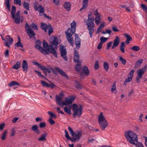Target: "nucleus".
Instances as JSON below:
<instances>
[{
  "label": "nucleus",
  "instance_id": "f257e3e1",
  "mask_svg": "<svg viewBox=\"0 0 147 147\" xmlns=\"http://www.w3.org/2000/svg\"><path fill=\"white\" fill-rule=\"evenodd\" d=\"M76 26V23L74 20H73V22L71 24V28H69L65 31L67 40L72 47L74 46V39L72 36L73 34L75 33Z\"/></svg>",
  "mask_w": 147,
  "mask_h": 147
},
{
  "label": "nucleus",
  "instance_id": "f03ea898",
  "mask_svg": "<svg viewBox=\"0 0 147 147\" xmlns=\"http://www.w3.org/2000/svg\"><path fill=\"white\" fill-rule=\"evenodd\" d=\"M43 45L45 49H44L45 51L42 52L41 51L42 50H40V51L41 53L45 55H48L51 53L53 54L56 58L57 57V53L52 45H49L47 43L45 40L43 41Z\"/></svg>",
  "mask_w": 147,
  "mask_h": 147
},
{
  "label": "nucleus",
  "instance_id": "7ed1b4c3",
  "mask_svg": "<svg viewBox=\"0 0 147 147\" xmlns=\"http://www.w3.org/2000/svg\"><path fill=\"white\" fill-rule=\"evenodd\" d=\"M125 136L126 140L132 144H135L134 141L137 142V136L136 134L131 131H125Z\"/></svg>",
  "mask_w": 147,
  "mask_h": 147
},
{
  "label": "nucleus",
  "instance_id": "20e7f679",
  "mask_svg": "<svg viewBox=\"0 0 147 147\" xmlns=\"http://www.w3.org/2000/svg\"><path fill=\"white\" fill-rule=\"evenodd\" d=\"M92 15V14L91 13L88 15L87 20L88 22L86 24L87 26V29L88 30L89 33L90 38H92V34L94 31V28L95 26L93 18H90V16H91Z\"/></svg>",
  "mask_w": 147,
  "mask_h": 147
},
{
  "label": "nucleus",
  "instance_id": "39448f33",
  "mask_svg": "<svg viewBox=\"0 0 147 147\" xmlns=\"http://www.w3.org/2000/svg\"><path fill=\"white\" fill-rule=\"evenodd\" d=\"M16 11V7L15 6H12V9L11 13L12 18L14 20L15 22L17 24H19L21 22L22 23L23 19H21L20 17V11H18L16 13L15 16V13Z\"/></svg>",
  "mask_w": 147,
  "mask_h": 147
},
{
  "label": "nucleus",
  "instance_id": "423d86ee",
  "mask_svg": "<svg viewBox=\"0 0 147 147\" xmlns=\"http://www.w3.org/2000/svg\"><path fill=\"white\" fill-rule=\"evenodd\" d=\"M71 107H72V110L73 112V117L75 118L76 115L78 117H80L82 114L83 110L82 105H80L79 107L78 108V105L76 104H74L71 105Z\"/></svg>",
  "mask_w": 147,
  "mask_h": 147
},
{
  "label": "nucleus",
  "instance_id": "0eeeda50",
  "mask_svg": "<svg viewBox=\"0 0 147 147\" xmlns=\"http://www.w3.org/2000/svg\"><path fill=\"white\" fill-rule=\"evenodd\" d=\"M98 121L102 130L103 131L104 130L105 128L108 126V123L103 116L102 112H101L100 114Z\"/></svg>",
  "mask_w": 147,
  "mask_h": 147
},
{
  "label": "nucleus",
  "instance_id": "6e6552de",
  "mask_svg": "<svg viewBox=\"0 0 147 147\" xmlns=\"http://www.w3.org/2000/svg\"><path fill=\"white\" fill-rule=\"evenodd\" d=\"M25 28L29 38L30 39L33 38L35 40L36 34L34 31L31 28L30 26L27 23L25 24Z\"/></svg>",
  "mask_w": 147,
  "mask_h": 147
},
{
  "label": "nucleus",
  "instance_id": "1a4fd4ad",
  "mask_svg": "<svg viewBox=\"0 0 147 147\" xmlns=\"http://www.w3.org/2000/svg\"><path fill=\"white\" fill-rule=\"evenodd\" d=\"M2 40L5 41L4 44L5 46L9 48H10V46L12 44L13 42V39L10 38L9 36L7 35L5 36L4 38L1 35Z\"/></svg>",
  "mask_w": 147,
  "mask_h": 147
},
{
  "label": "nucleus",
  "instance_id": "9d476101",
  "mask_svg": "<svg viewBox=\"0 0 147 147\" xmlns=\"http://www.w3.org/2000/svg\"><path fill=\"white\" fill-rule=\"evenodd\" d=\"M146 69V65L141 69H139L137 71V76L136 78V82L137 83L140 82V79L142 78V75L145 72Z\"/></svg>",
  "mask_w": 147,
  "mask_h": 147
},
{
  "label": "nucleus",
  "instance_id": "9b49d317",
  "mask_svg": "<svg viewBox=\"0 0 147 147\" xmlns=\"http://www.w3.org/2000/svg\"><path fill=\"white\" fill-rule=\"evenodd\" d=\"M64 131L65 134V136L67 139L68 140H70L72 142H74L76 141H79L80 139V136L81 135L80 132H79L78 134L76 135V138H71L69 136L68 132L67 130L65 129Z\"/></svg>",
  "mask_w": 147,
  "mask_h": 147
},
{
  "label": "nucleus",
  "instance_id": "f8f14e48",
  "mask_svg": "<svg viewBox=\"0 0 147 147\" xmlns=\"http://www.w3.org/2000/svg\"><path fill=\"white\" fill-rule=\"evenodd\" d=\"M135 71V70L134 69H132L130 71L128 75V78H126L123 84L124 85H126L128 82H130L132 81Z\"/></svg>",
  "mask_w": 147,
  "mask_h": 147
},
{
  "label": "nucleus",
  "instance_id": "ddd939ff",
  "mask_svg": "<svg viewBox=\"0 0 147 147\" xmlns=\"http://www.w3.org/2000/svg\"><path fill=\"white\" fill-rule=\"evenodd\" d=\"M68 129L69 131V133L73 137V138H76V135L78 134L79 132H80L81 133V136H80V138L82 135V131H79L78 130L76 132H74L72 128L70 127L69 126L68 127Z\"/></svg>",
  "mask_w": 147,
  "mask_h": 147
},
{
  "label": "nucleus",
  "instance_id": "4468645a",
  "mask_svg": "<svg viewBox=\"0 0 147 147\" xmlns=\"http://www.w3.org/2000/svg\"><path fill=\"white\" fill-rule=\"evenodd\" d=\"M75 42L76 48L78 49L80 48L81 45V40L80 38L78 37V34H75Z\"/></svg>",
  "mask_w": 147,
  "mask_h": 147
},
{
  "label": "nucleus",
  "instance_id": "2eb2a0df",
  "mask_svg": "<svg viewBox=\"0 0 147 147\" xmlns=\"http://www.w3.org/2000/svg\"><path fill=\"white\" fill-rule=\"evenodd\" d=\"M61 55L62 57L65 61L67 60V58L66 56L67 51L65 48H64V46H63L61 49Z\"/></svg>",
  "mask_w": 147,
  "mask_h": 147
},
{
  "label": "nucleus",
  "instance_id": "dca6fc26",
  "mask_svg": "<svg viewBox=\"0 0 147 147\" xmlns=\"http://www.w3.org/2000/svg\"><path fill=\"white\" fill-rule=\"evenodd\" d=\"M79 53L76 48L74 49V56L73 60L75 63L80 62H81L79 61Z\"/></svg>",
  "mask_w": 147,
  "mask_h": 147
},
{
  "label": "nucleus",
  "instance_id": "f3484780",
  "mask_svg": "<svg viewBox=\"0 0 147 147\" xmlns=\"http://www.w3.org/2000/svg\"><path fill=\"white\" fill-rule=\"evenodd\" d=\"M41 82L43 87L47 88L51 87L52 89H53L56 86V85L53 83H51L50 84H49L46 81L44 80L41 81Z\"/></svg>",
  "mask_w": 147,
  "mask_h": 147
},
{
  "label": "nucleus",
  "instance_id": "a211bd4d",
  "mask_svg": "<svg viewBox=\"0 0 147 147\" xmlns=\"http://www.w3.org/2000/svg\"><path fill=\"white\" fill-rule=\"evenodd\" d=\"M56 100L57 103L59 105L61 106L62 105H67V104H66L65 101H62V97H60L59 96L56 95Z\"/></svg>",
  "mask_w": 147,
  "mask_h": 147
},
{
  "label": "nucleus",
  "instance_id": "6ab92c4d",
  "mask_svg": "<svg viewBox=\"0 0 147 147\" xmlns=\"http://www.w3.org/2000/svg\"><path fill=\"white\" fill-rule=\"evenodd\" d=\"M83 73H84L86 76L89 75V70L87 66H84L82 71L80 74V76H82Z\"/></svg>",
  "mask_w": 147,
  "mask_h": 147
},
{
  "label": "nucleus",
  "instance_id": "aec40b11",
  "mask_svg": "<svg viewBox=\"0 0 147 147\" xmlns=\"http://www.w3.org/2000/svg\"><path fill=\"white\" fill-rule=\"evenodd\" d=\"M36 44L35 45V48L38 49L40 51V50H42V51H45V50H44V49L40 46L41 44V42L38 40H37L36 41Z\"/></svg>",
  "mask_w": 147,
  "mask_h": 147
},
{
  "label": "nucleus",
  "instance_id": "412c9836",
  "mask_svg": "<svg viewBox=\"0 0 147 147\" xmlns=\"http://www.w3.org/2000/svg\"><path fill=\"white\" fill-rule=\"evenodd\" d=\"M34 8L36 11H39L40 13L43 14L45 12L44 8L41 5H39L38 7L35 6Z\"/></svg>",
  "mask_w": 147,
  "mask_h": 147
},
{
  "label": "nucleus",
  "instance_id": "4be33fe9",
  "mask_svg": "<svg viewBox=\"0 0 147 147\" xmlns=\"http://www.w3.org/2000/svg\"><path fill=\"white\" fill-rule=\"evenodd\" d=\"M55 69L60 75L64 77L67 78H68V77L66 74L62 70L60 69L59 68L55 67Z\"/></svg>",
  "mask_w": 147,
  "mask_h": 147
},
{
  "label": "nucleus",
  "instance_id": "5701e85b",
  "mask_svg": "<svg viewBox=\"0 0 147 147\" xmlns=\"http://www.w3.org/2000/svg\"><path fill=\"white\" fill-rule=\"evenodd\" d=\"M22 67L23 68V70L24 71H27L28 70V64L26 60H23L22 64Z\"/></svg>",
  "mask_w": 147,
  "mask_h": 147
},
{
  "label": "nucleus",
  "instance_id": "b1692460",
  "mask_svg": "<svg viewBox=\"0 0 147 147\" xmlns=\"http://www.w3.org/2000/svg\"><path fill=\"white\" fill-rule=\"evenodd\" d=\"M75 98V97L74 96H71L69 98H65V101L66 104H70L72 103Z\"/></svg>",
  "mask_w": 147,
  "mask_h": 147
},
{
  "label": "nucleus",
  "instance_id": "393cba45",
  "mask_svg": "<svg viewBox=\"0 0 147 147\" xmlns=\"http://www.w3.org/2000/svg\"><path fill=\"white\" fill-rule=\"evenodd\" d=\"M71 6V4L69 2H65L63 4L64 8L68 11L70 10Z\"/></svg>",
  "mask_w": 147,
  "mask_h": 147
},
{
  "label": "nucleus",
  "instance_id": "a878e982",
  "mask_svg": "<svg viewBox=\"0 0 147 147\" xmlns=\"http://www.w3.org/2000/svg\"><path fill=\"white\" fill-rule=\"evenodd\" d=\"M89 0H83L82 5L83 6L80 10V11H81L83 9L86 8L88 6V1Z\"/></svg>",
  "mask_w": 147,
  "mask_h": 147
},
{
  "label": "nucleus",
  "instance_id": "bb28decb",
  "mask_svg": "<svg viewBox=\"0 0 147 147\" xmlns=\"http://www.w3.org/2000/svg\"><path fill=\"white\" fill-rule=\"evenodd\" d=\"M18 41L15 44V47H21V48H23V45L21 43V39L19 36H18Z\"/></svg>",
  "mask_w": 147,
  "mask_h": 147
},
{
  "label": "nucleus",
  "instance_id": "cd10ccee",
  "mask_svg": "<svg viewBox=\"0 0 147 147\" xmlns=\"http://www.w3.org/2000/svg\"><path fill=\"white\" fill-rule=\"evenodd\" d=\"M31 129L38 134H40V131L38 128V126L36 125H33L31 127Z\"/></svg>",
  "mask_w": 147,
  "mask_h": 147
},
{
  "label": "nucleus",
  "instance_id": "c85d7f7f",
  "mask_svg": "<svg viewBox=\"0 0 147 147\" xmlns=\"http://www.w3.org/2000/svg\"><path fill=\"white\" fill-rule=\"evenodd\" d=\"M47 135V134L45 132L44 134L41 135V136L38 139V140L39 141H45L47 140L46 137Z\"/></svg>",
  "mask_w": 147,
  "mask_h": 147
},
{
  "label": "nucleus",
  "instance_id": "c756f323",
  "mask_svg": "<svg viewBox=\"0 0 147 147\" xmlns=\"http://www.w3.org/2000/svg\"><path fill=\"white\" fill-rule=\"evenodd\" d=\"M8 85L10 87H11L16 85H18L19 86H20V84L18 82L14 81H12L9 83Z\"/></svg>",
  "mask_w": 147,
  "mask_h": 147
},
{
  "label": "nucleus",
  "instance_id": "7c9ffc66",
  "mask_svg": "<svg viewBox=\"0 0 147 147\" xmlns=\"http://www.w3.org/2000/svg\"><path fill=\"white\" fill-rule=\"evenodd\" d=\"M10 0H5L4 4L6 6L9 11H10L11 9L10 4Z\"/></svg>",
  "mask_w": 147,
  "mask_h": 147
},
{
  "label": "nucleus",
  "instance_id": "2f4dec72",
  "mask_svg": "<svg viewBox=\"0 0 147 147\" xmlns=\"http://www.w3.org/2000/svg\"><path fill=\"white\" fill-rule=\"evenodd\" d=\"M125 46V45L124 42H122L121 43V45L120 46V49L122 53H124L125 52L124 47Z\"/></svg>",
  "mask_w": 147,
  "mask_h": 147
},
{
  "label": "nucleus",
  "instance_id": "473e14b6",
  "mask_svg": "<svg viewBox=\"0 0 147 147\" xmlns=\"http://www.w3.org/2000/svg\"><path fill=\"white\" fill-rule=\"evenodd\" d=\"M78 63L76 65L75 68L76 71L79 72L82 69L81 66V62H80Z\"/></svg>",
  "mask_w": 147,
  "mask_h": 147
},
{
  "label": "nucleus",
  "instance_id": "72a5a7b5",
  "mask_svg": "<svg viewBox=\"0 0 147 147\" xmlns=\"http://www.w3.org/2000/svg\"><path fill=\"white\" fill-rule=\"evenodd\" d=\"M120 42V39L118 36H117L115 38L113 44L115 45L117 47Z\"/></svg>",
  "mask_w": 147,
  "mask_h": 147
},
{
  "label": "nucleus",
  "instance_id": "f704fd0d",
  "mask_svg": "<svg viewBox=\"0 0 147 147\" xmlns=\"http://www.w3.org/2000/svg\"><path fill=\"white\" fill-rule=\"evenodd\" d=\"M48 27V26L47 24L44 23H42L41 26V28L42 30H43L45 32H47V29Z\"/></svg>",
  "mask_w": 147,
  "mask_h": 147
},
{
  "label": "nucleus",
  "instance_id": "c9c22d12",
  "mask_svg": "<svg viewBox=\"0 0 147 147\" xmlns=\"http://www.w3.org/2000/svg\"><path fill=\"white\" fill-rule=\"evenodd\" d=\"M20 67V61H17L16 63L14 65L12 68L16 69H18Z\"/></svg>",
  "mask_w": 147,
  "mask_h": 147
},
{
  "label": "nucleus",
  "instance_id": "e433bc0d",
  "mask_svg": "<svg viewBox=\"0 0 147 147\" xmlns=\"http://www.w3.org/2000/svg\"><path fill=\"white\" fill-rule=\"evenodd\" d=\"M59 44L58 39L57 37H54L53 41L52 42V45H57Z\"/></svg>",
  "mask_w": 147,
  "mask_h": 147
},
{
  "label": "nucleus",
  "instance_id": "4c0bfd02",
  "mask_svg": "<svg viewBox=\"0 0 147 147\" xmlns=\"http://www.w3.org/2000/svg\"><path fill=\"white\" fill-rule=\"evenodd\" d=\"M100 15L99 14L98 16H96L95 18V22L96 24L98 25L100 23Z\"/></svg>",
  "mask_w": 147,
  "mask_h": 147
},
{
  "label": "nucleus",
  "instance_id": "58836bf2",
  "mask_svg": "<svg viewBox=\"0 0 147 147\" xmlns=\"http://www.w3.org/2000/svg\"><path fill=\"white\" fill-rule=\"evenodd\" d=\"M103 67L105 71H108L109 67V66L107 62H105L104 63Z\"/></svg>",
  "mask_w": 147,
  "mask_h": 147
},
{
  "label": "nucleus",
  "instance_id": "ea45409f",
  "mask_svg": "<svg viewBox=\"0 0 147 147\" xmlns=\"http://www.w3.org/2000/svg\"><path fill=\"white\" fill-rule=\"evenodd\" d=\"M75 87L78 89H80L82 88V86L77 81H75Z\"/></svg>",
  "mask_w": 147,
  "mask_h": 147
},
{
  "label": "nucleus",
  "instance_id": "a19ab883",
  "mask_svg": "<svg viewBox=\"0 0 147 147\" xmlns=\"http://www.w3.org/2000/svg\"><path fill=\"white\" fill-rule=\"evenodd\" d=\"M143 61V60L142 59H139L137 61L135 64V67L137 66H140L142 63Z\"/></svg>",
  "mask_w": 147,
  "mask_h": 147
},
{
  "label": "nucleus",
  "instance_id": "79ce46f5",
  "mask_svg": "<svg viewBox=\"0 0 147 147\" xmlns=\"http://www.w3.org/2000/svg\"><path fill=\"white\" fill-rule=\"evenodd\" d=\"M71 108L69 107L68 108V107H66L64 108V110L65 112L69 114L71 113Z\"/></svg>",
  "mask_w": 147,
  "mask_h": 147
},
{
  "label": "nucleus",
  "instance_id": "37998d69",
  "mask_svg": "<svg viewBox=\"0 0 147 147\" xmlns=\"http://www.w3.org/2000/svg\"><path fill=\"white\" fill-rule=\"evenodd\" d=\"M130 49L133 51H137L140 49V48L138 46H134L130 48Z\"/></svg>",
  "mask_w": 147,
  "mask_h": 147
},
{
  "label": "nucleus",
  "instance_id": "c03bdc74",
  "mask_svg": "<svg viewBox=\"0 0 147 147\" xmlns=\"http://www.w3.org/2000/svg\"><path fill=\"white\" fill-rule=\"evenodd\" d=\"M119 60L123 65H125L126 61L125 59H123L122 57L120 56L119 57Z\"/></svg>",
  "mask_w": 147,
  "mask_h": 147
},
{
  "label": "nucleus",
  "instance_id": "a18cd8bd",
  "mask_svg": "<svg viewBox=\"0 0 147 147\" xmlns=\"http://www.w3.org/2000/svg\"><path fill=\"white\" fill-rule=\"evenodd\" d=\"M23 5L25 9L27 10H29L30 7L28 3L24 2L23 3Z\"/></svg>",
  "mask_w": 147,
  "mask_h": 147
},
{
  "label": "nucleus",
  "instance_id": "49530a36",
  "mask_svg": "<svg viewBox=\"0 0 147 147\" xmlns=\"http://www.w3.org/2000/svg\"><path fill=\"white\" fill-rule=\"evenodd\" d=\"M48 28H49L48 30V34L49 35H50L51 33H52L53 32V30L52 26L50 24H49L48 25Z\"/></svg>",
  "mask_w": 147,
  "mask_h": 147
},
{
  "label": "nucleus",
  "instance_id": "de8ad7c7",
  "mask_svg": "<svg viewBox=\"0 0 147 147\" xmlns=\"http://www.w3.org/2000/svg\"><path fill=\"white\" fill-rule=\"evenodd\" d=\"M116 82H115L113 84V85L112 87V88H111V91L113 92H114V91L116 90Z\"/></svg>",
  "mask_w": 147,
  "mask_h": 147
},
{
  "label": "nucleus",
  "instance_id": "09e8293b",
  "mask_svg": "<svg viewBox=\"0 0 147 147\" xmlns=\"http://www.w3.org/2000/svg\"><path fill=\"white\" fill-rule=\"evenodd\" d=\"M99 62L98 61H96L94 65V68L95 70L98 69L99 68Z\"/></svg>",
  "mask_w": 147,
  "mask_h": 147
},
{
  "label": "nucleus",
  "instance_id": "8fccbe9b",
  "mask_svg": "<svg viewBox=\"0 0 147 147\" xmlns=\"http://www.w3.org/2000/svg\"><path fill=\"white\" fill-rule=\"evenodd\" d=\"M124 36L126 38L127 40L130 41H131L132 40V38L129 35L125 33L124 34Z\"/></svg>",
  "mask_w": 147,
  "mask_h": 147
},
{
  "label": "nucleus",
  "instance_id": "3c124183",
  "mask_svg": "<svg viewBox=\"0 0 147 147\" xmlns=\"http://www.w3.org/2000/svg\"><path fill=\"white\" fill-rule=\"evenodd\" d=\"M31 27L35 30H38L37 26L34 23H32L31 24Z\"/></svg>",
  "mask_w": 147,
  "mask_h": 147
},
{
  "label": "nucleus",
  "instance_id": "603ef678",
  "mask_svg": "<svg viewBox=\"0 0 147 147\" xmlns=\"http://www.w3.org/2000/svg\"><path fill=\"white\" fill-rule=\"evenodd\" d=\"M48 113L49 115H50L51 117H53V118H55L57 117L51 111H48Z\"/></svg>",
  "mask_w": 147,
  "mask_h": 147
},
{
  "label": "nucleus",
  "instance_id": "864d4df0",
  "mask_svg": "<svg viewBox=\"0 0 147 147\" xmlns=\"http://www.w3.org/2000/svg\"><path fill=\"white\" fill-rule=\"evenodd\" d=\"M35 63L37 64V65L39 66L40 68L42 70H45L46 69V68L44 66L42 65H40L38 62H35Z\"/></svg>",
  "mask_w": 147,
  "mask_h": 147
},
{
  "label": "nucleus",
  "instance_id": "5fc2aeb1",
  "mask_svg": "<svg viewBox=\"0 0 147 147\" xmlns=\"http://www.w3.org/2000/svg\"><path fill=\"white\" fill-rule=\"evenodd\" d=\"M107 38H106L104 37H101L100 40V43H103L106 42L107 39Z\"/></svg>",
  "mask_w": 147,
  "mask_h": 147
},
{
  "label": "nucleus",
  "instance_id": "6e6d98bb",
  "mask_svg": "<svg viewBox=\"0 0 147 147\" xmlns=\"http://www.w3.org/2000/svg\"><path fill=\"white\" fill-rule=\"evenodd\" d=\"M14 3L15 4H18L20 6L21 5L22 3L21 0H14Z\"/></svg>",
  "mask_w": 147,
  "mask_h": 147
},
{
  "label": "nucleus",
  "instance_id": "4d7b16f0",
  "mask_svg": "<svg viewBox=\"0 0 147 147\" xmlns=\"http://www.w3.org/2000/svg\"><path fill=\"white\" fill-rule=\"evenodd\" d=\"M7 132L6 131H5L2 134L1 138L2 140H4L5 139L6 135L7 134Z\"/></svg>",
  "mask_w": 147,
  "mask_h": 147
},
{
  "label": "nucleus",
  "instance_id": "13d9d810",
  "mask_svg": "<svg viewBox=\"0 0 147 147\" xmlns=\"http://www.w3.org/2000/svg\"><path fill=\"white\" fill-rule=\"evenodd\" d=\"M141 7L142 9L146 12H147V7L144 4H142L141 5Z\"/></svg>",
  "mask_w": 147,
  "mask_h": 147
},
{
  "label": "nucleus",
  "instance_id": "bf43d9fd",
  "mask_svg": "<svg viewBox=\"0 0 147 147\" xmlns=\"http://www.w3.org/2000/svg\"><path fill=\"white\" fill-rule=\"evenodd\" d=\"M136 147H144L143 144L140 142H137L134 144Z\"/></svg>",
  "mask_w": 147,
  "mask_h": 147
},
{
  "label": "nucleus",
  "instance_id": "052dcab7",
  "mask_svg": "<svg viewBox=\"0 0 147 147\" xmlns=\"http://www.w3.org/2000/svg\"><path fill=\"white\" fill-rule=\"evenodd\" d=\"M46 126V124L44 122H41L39 124V126L40 128H43L45 127Z\"/></svg>",
  "mask_w": 147,
  "mask_h": 147
},
{
  "label": "nucleus",
  "instance_id": "680f3d73",
  "mask_svg": "<svg viewBox=\"0 0 147 147\" xmlns=\"http://www.w3.org/2000/svg\"><path fill=\"white\" fill-rule=\"evenodd\" d=\"M49 122L50 124L52 125L54 124L55 123V121L50 118H49Z\"/></svg>",
  "mask_w": 147,
  "mask_h": 147
},
{
  "label": "nucleus",
  "instance_id": "e2e57ef3",
  "mask_svg": "<svg viewBox=\"0 0 147 147\" xmlns=\"http://www.w3.org/2000/svg\"><path fill=\"white\" fill-rule=\"evenodd\" d=\"M92 11H93V13L94 15L95 16H98V15H99L100 14H99V13H98V9H96L95 10H94Z\"/></svg>",
  "mask_w": 147,
  "mask_h": 147
},
{
  "label": "nucleus",
  "instance_id": "0e129e2a",
  "mask_svg": "<svg viewBox=\"0 0 147 147\" xmlns=\"http://www.w3.org/2000/svg\"><path fill=\"white\" fill-rule=\"evenodd\" d=\"M57 111L58 113H61L63 115H64L65 113L63 112V111L60 109V108L59 107H57Z\"/></svg>",
  "mask_w": 147,
  "mask_h": 147
},
{
  "label": "nucleus",
  "instance_id": "69168bd1",
  "mask_svg": "<svg viewBox=\"0 0 147 147\" xmlns=\"http://www.w3.org/2000/svg\"><path fill=\"white\" fill-rule=\"evenodd\" d=\"M112 42H109L107 44V47L106 48V49L107 50L109 49V48L111 46Z\"/></svg>",
  "mask_w": 147,
  "mask_h": 147
},
{
  "label": "nucleus",
  "instance_id": "338daca9",
  "mask_svg": "<svg viewBox=\"0 0 147 147\" xmlns=\"http://www.w3.org/2000/svg\"><path fill=\"white\" fill-rule=\"evenodd\" d=\"M15 131L14 128H13L12 129L10 136L11 137H13L15 135Z\"/></svg>",
  "mask_w": 147,
  "mask_h": 147
},
{
  "label": "nucleus",
  "instance_id": "774afa93",
  "mask_svg": "<svg viewBox=\"0 0 147 147\" xmlns=\"http://www.w3.org/2000/svg\"><path fill=\"white\" fill-rule=\"evenodd\" d=\"M5 125V124L4 123H3L0 124V130L1 131L2 130Z\"/></svg>",
  "mask_w": 147,
  "mask_h": 147
}]
</instances>
